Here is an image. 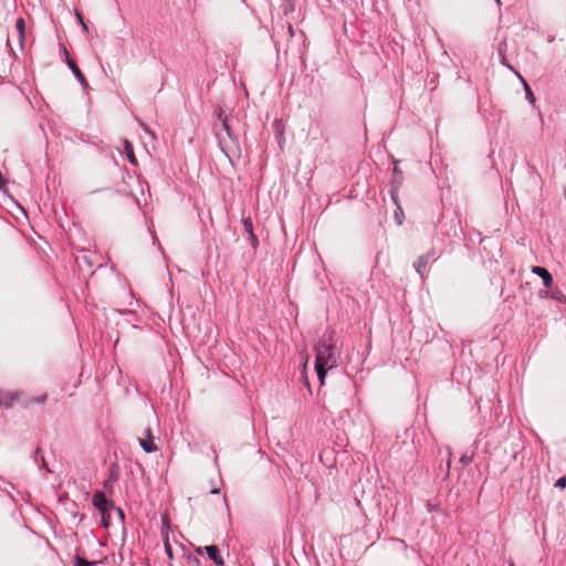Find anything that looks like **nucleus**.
I'll return each instance as SVG.
<instances>
[{
    "mask_svg": "<svg viewBox=\"0 0 566 566\" xmlns=\"http://www.w3.org/2000/svg\"><path fill=\"white\" fill-rule=\"evenodd\" d=\"M315 356L316 365L335 368L340 359V350L332 336L324 335L315 346Z\"/></svg>",
    "mask_w": 566,
    "mask_h": 566,
    "instance_id": "1",
    "label": "nucleus"
},
{
    "mask_svg": "<svg viewBox=\"0 0 566 566\" xmlns=\"http://www.w3.org/2000/svg\"><path fill=\"white\" fill-rule=\"evenodd\" d=\"M92 503L102 515L103 526L108 527L109 523L106 520V513L108 512L109 509L115 507L114 503L111 500H108L105 493L102 491H97L94 493Z\"/></svg>",
    "mask_w": 566,
    "mask_h": 566,
    "instance_id": "2",
    "label": "nucleus"
},
{
    "mask_svg": "<svg viewBox=\"0 0 566 566\" xmlns=\"http://www.w3.org/2000/svg\"><path fill=\"white\" fill-rule=\"evenodd\" d=\"M24 398V392L20 390L9 391L0 390V407L11 409L15 403H20Z\"/></svg>",
    "mask_w": 566,
    "mask_h": 566,
    "instance_id": "3",
    "label": "nucleus"
},
{
    "mask_svg": "<svg viewBox=\"0 0 566 566\" xmlns=\"http://www.w3.org/2000/svg\"><path fill=\"white\" fill-rule=\"evenodd\" d=\"M439 256L436 255L434 249L429 250L427 253L420 255L417 261L413 263V269L423 279L424 269L429 264L430 261L436 262Z\"/></svg>",
    "mask_w": 566,
    "mask_h": 566,
    "instance_id": "4",
    "label": "nucleus"
},
{
    "mask_svg": "<svg viewBox=\"0 0 566 566\" xmlns=\"http://www.w3.org/2000/svg\"><path fill=\"white\" fill-rule=\"evenodd\" d=\"M120 475V469L118 463L113 462L108 468V476L104 481V491L108 494H113L114 485L118 481Z\"/></svg>",
    "mask_w": 566,
    "mask_h": 566,
    "instance_id": "5",
    "label": "nucleus"
},
{
    "mask_svg": "<svg viewBox=\"0 0 566 566\" xmlns=\"http://www.w3.org/2000/svg\"><path fill=\"white\" fill-rule=\"evenodd\" d=\"M242 226H243V229L244 231L248 233L249 238V242L252 247L253 250H256L258 247H259V239L256 237V234L254 233V228H253V222H252V219L250 216L245 217V216H242Z\"/></svg>",
    "mask_w": 566,
    "mask_h": 566,
    "instance_id": "6",
    "label": "nucleus"
},
{
    "mask_svg": "<svg viewBox=\"0 0 566 566\" xmlns=\"http://www.w3.org/2000/svg\"><path fill=\"white\" fill-rule=\"evenodd\" d=\"M202 551H206L209 559H211L216 565L218 566H223L224 565V559L222 558L221 554H220V549L218 546L216 545H207V546H203V547H199L196 549L197 553H201Z\"/></svg>",
    "mask_w": 566,
    "mask_h": 566,
    "instance_id": "7",
    "label": "nucleus"
},
{
    "mask_svg": "<svg viewBox=\"0 0 566 566\" xmlns=\"http://www.w3.org/2000/svg\"><path fill=\"white\" fill-rule=\"evenodd\" d=\"M531 272L542 279L543 285L545 287H552L553 282H554L553 275L549 273V271L546 268L533 265L531 268Z\"/></svg>",
    "mask_w": 566,
    "mask_h": 566,
    "instance_id": "8",
    "label": "nucleus"
},
{
    "mask_svg": "<svg viewBox=\"0 0 566 566\" xmlns=\"http://www.w3.org/2000/svg\"><path fill=\"white\" fill-rule=\"evenodd\" d=\"M146 438L145 439H138L139 446L146 453H153L158 450L157 446L154 442V437L151 434V429L147 428L145 430Z\"/></svg>",
    "mask_w": 566,
    "mask_h": 566,
    "instance_id": "9",
    "label": "nucleus"
},
{
    "mask_svg": "<svg viewBox=\"0 0 566 566\" xmlns=\"http://www.w3.org/2000/svg\"><path fill=\"white\" fill-rule=\"evenodd\" d=\"M67 66L78 81L82 88L86 91L90 87L88 82L73 59H69Z\"/></svg>",
    "mask_w": 566,
    "mask_h": 566,
    "instance_id": "10",
    "label": "nucleus"
},
{
    "mask_svg": "<svg viewBox=\"0 0 566 566\" xmlns=\"http://www.w3.org/2000/svg\"><path fill=\"white\" fill-rule=\"evenodd\" d=\"M399 160L394 159L392 177L389 184L390 188H400L403 182V174L398 167Z\"/></svg>",
    "mask_w": 566,
    "mask_h": 566,
    "instance_id": "11",
    "label": "nucleus"
},
{
    "mask_svg": "<svg viewBox=\"0 0 566 566\" xmlns=\"http://www.w3.org/2000/svg\"><path fill=\"white\" fill-rule=\"evenodd\" d=\"M506 50H507V43H506V40H503L499 43L497 49H496L500 62L502 65L509 67L510 70H513V67L507 62Z\"/></svg>",
    "mask_w": 566,
    "mask_h": 566,
    "instance_id": "12",
    "label": "nucleus"
},
{
    "mask_svg": "<svg viewBox=\"0 0 566 566\" xmlns=\"http://www.w3.org/2000/svg\"><path fill=\"white\" fill-rule=\"evenodd\" d=\"M46 400H48L46 394H42L36 397H25L24 396L23 400L21 401V406L23 408H29L33 403H44Z\"/></svg>",
    "mask_w": 566,
    "mask_h": 566,
    "instance_id": "13",
    "label": "nucleus"
},
{
    "mask_svg": "<svg viewBox=\"0 0 566 566\" xmlns=\"http://www.w3.org/2000/svg\"><path fill=\"white\" fill-rule=\"evenodd\" d=\"M0 490L3 491L13 503L18 502V500L13 493L15 491L14 484L1 479Z\"/></svg>",
    "mask_w": 566,
    "mask_h": 566,
    "instance_id": "14",
    "label": "nucleus"
},
{
    "mask_svg": "<svg viewBox=\"0 0 566 566\" xmlns=\"http://www.w3.org/2000/svg\"><path fill=\"white\" fill-rule=\"evenodd\" d=\"M123 146H124V153L128 159V161L134 165V166H137V158L134 154V147H133V144L125 139L124 143H123Z\"/></svg>",
    "mask_w": 566,
    "mask_h": 566,
    "instance_id": "15",
    "label": "nucleus"
},
{
    "mask_svg": "<svg viewBox=\"0 0 566 566\" xmlns=\"http://www.w3.org/2000/svg\"><path fill=\"white\" fill-rule=\"evenodd\" d=\"M517 77L520 78V81L522 82L523 84V88L525 91V96H526V99L530 102V104L534 105L535 104V96L530 87V85L527 84V82L522 77V75L517 72H515Z\"/></svg>",
    "mask_w": 566,
    "mask_h": 566,
    "instance_id": "16",
    "label": "nucleus"
},
{
    "mask_svg": "<svg viewBox=\"0 0 566 566\" xmlns=\"http://www.w3.org/2000/svg\"><path fill=\"white\" fill-rule=\"evenodd\" d=\"M15 29H17L18 36H19V42L21 45H23V42L25 39V22L22 18L17 19Z\"/></svg>",
    "mask_w": 566,
    "mask_h": 566,
    "instance_id": "17",
    "label": "nucleus"
},
{
    "mask_svg": "<svg viewBox=\"0 0 566 566\" xmlns=\"http://www.w3.org/2000/svg\"><path fill=\"white\" fill-rule=\"evenodd\" d=\"M549 298L558 303L566 304V295L559 289L552 290L549 293Z\"/></svg>",
    "mask_w": 566,
    "mask_h": 566,
    "instance_id": "18",
    "label": "nucleus"
},
{
    "mask_svg": "<svg viewBox=\"0 0 566 566\" xmlns=\"http://www.w3.org/2000/svg\"><path fill=\"white\" fill-rule=\"evenodd\" d=\"M329 369H331L329 367L318 366L315 364V371H316V375H317V378H318L321 385H324L327 371Z\"/></svg>",
    "mask_w": 566,
    "mask_h": 566,
    "instance_id": "19",
    "label": "nucleus"
},
{
    "mask_svg": "<svg viewBox=\"0 0 566 566\" xmlns=\"http://www.w3.org/2000/svg\"><path fill=\"white\" fill-rule=\"evenodd\" d=\"M394 218H395L397 224H399V226L402 224L403 219H405V213H403V210H402L400 203H397V208L395 210Z\"/></svg>",
    "mask_w": 566,
    "mask_h": 566,
    "instance_id": "20",
    "label": "nucleus"
},
{
    "mask_svg": "<svg viewBox=\"0 0 566 566\" xmlns=\"http://www.w3.org/2000/svg\"><path fill=\"white\" fill-rule=\"evenodd\" d=\"M95 564V562H88L78 555L74 557V566H94Z\"/></svg>",
    "mask_w": 566,
    "mask_h": 566,
    "instance_id": "21",
    "label": "nucleus"
},
{
    "mask_svg": "<svg viewBox=\"0 0 566 566\" xmlns=\"http://www.w3.org/2000/svg\"><path fill=\"white\" fill-rule=\"evenodd\" d=\"M219 118H220V119H221V122H222V127H223V129L226 130L227 135L232 139V138H233V135H232L231 127H230V125H229V123H228V118H227V116H224V117L222 118V114H220V115H219Z\"/></svg>",
    "mask_w": 566,
    "mask_h": 566,
    "instance_id": "22",
    "label": "nucleus"
},
{
    "mask_svg": "<svg viewBox=\"0 0 566 566\" xmlns=\"http://www.w3.org/2000/svg\"><path fill=\"white\" fill-rule=\"evenodd\" d=\"M426 507H427V511L429 513H433V512L440 513V512H442V509H441L439 503H431L429 501V502H427Z\"/></svg>",
    "mask_w": 566,
    "mask_h": 566,
    "instance_id": "23",
    "label": "nucleus"
},
{
    "mask_svg": "<svg viewBox=\"0 0 566 566\" xmlns=\"http://www.w3.org/2000/svg\"><path fill=\"white\" fill-rule=\"evenodd\" d=\"M399 189L400 188H389L390 198L396 207H397V203H400L399 196H398Z\"/></svg>",
    "mask_w": 566,
    "mask_h": 566,
    "instance_id": "24",
    "label": "nucleus"
},
{
    "mask_svg": "<svg viewBox=\"0 0 566 566\" xmlns=\"http://www.w3.org/2000/svg\"><path fill=\"white\" fill-rule=\"evenodd\" d=\"M39 458H40V461H41V465L43 468H45L49 472H52L49 468H48V463L44 459V455L41 453V450L40 449H36L35 450V461L38 462L39 461Z\"/></svg>",
    "mask_w": 566,
    "mask_h": 566,
    "instance_id": "25",
    "label": "nucleus"
},
{
    "mask_svg": "<svg viewBox=\"0 0 566 566\" xmlns=\"http://www.w3.org/2000/svg\"><path fill=\"white\" fill-rule=\"evenodd\" d=\"M473 461V453L472 454H462L460 457V463L463 465V467H467L469 465L471 462Z\"/></svg>",
    "mask_w": 566,
    "mask_h": 566,
    "instance_id": "26",
    "label": "nucleus"
},
{
    "mask_svg": "<svg viewBox=\"0 0 566 566\" xmlns=\"http://www.w3.org/2000/svg\"><path fill=\"white\" fill-rule=\"evenodd\" d=\"M555 488H558L560 490L565 489L566 488V476H560L559 479H557V481L555 482Z\"/></svg>",
    "mask_w": 566,
    "mask_h": 566,
    "instance_id": "27",
    "label": "nucleus"
},
{
    "mask_svg": "<svg viewBox=\"0 0 566 566\" xmlns=\"http://www.w3.org/2000/svg\"><path fill=\"white\" fill-rule=\"evenodd\" d=\"M549 293H551V291L542 290V291H539L538 295L541 298H549Z\"/></svg>",
    "mask_w": 566,
    "mask_h": 566,
    "instance_id": "28",
    "label": "nucleus"
},
{
    "mask_svg": "<svg viewBox=\"0 0 566 566\" xmlns=\"http://www.w3.org/2000/svg\"><path fill=\"white\" fill-rule=\"evenodd\" d=\"M76 15H77V19H78V21L81 22V24H82L83 29H84L85 31H87V25L85 24V22H84V20H83L82 14L77 13Z\"/></svg>",
    "mask_w": 566,
    "mask_h": 566,
    "instance_id": "29",
    "label": "nucleus"
},
{
    "mask_svg": "<svg viewBox=\"0 0 566 566\" xmlns=\"http://www.w3.org/2000/svg\"><path fill=\"white\" fill-rule=\"evenodd\" d=\"M63 55H65V62H66V63H67L69 59H72V57L70 56V53H69V51H67V49H66L65 46L63 48Z\"/></svg>",
    "mask_w": 566,
    "mask_h": 566,
    "instance_id": "30",
    "label": "nucleus"
},
{
    "mask_svg": "<svg viewBox=\"0 0 566 566\" xmlns=\"http://www.w3.org/2000/svg\"><path fill=\"white\" fill-rule=\"evenodd\" d=\"M114 509L116 510V512H117V514H118L119 518H120L122 521H124V517H125L124 512H123L119 507H114Z\"/></svg>",
    "mask_w": 566,
    "mask_h": 566,
    "instance_id": "31",
    "label": "nucleus"
},
{
    "mask_svg": "<svg viewBox=\"0 0 566 566\" xmlns=\"http://www.w3.org/2000/svg\"><path fill=\"white\" fill-rule=\"evenodd\" d=\"M166 552H167L168 556H170V557L172 556L171 547L168 543H166Z\"/></svg>",
    "mask_w": 566,
    "mask_h": 566,
    "instance_id": "32",
    "label": "nucleus"
},
{
    "mask_svg": "<svg viewBox=\"0 0 566 566\" xmlns=\"http://www.w3.org/2000/svg\"><path fill=\"white\" fill-rule=\"evenodd\" d=\"M145 132L155 138V134L149 128H145Z\"/></svg>",
    "mask_w": 566,
    "mask_h": 566,
    "instance_id": "33",
    "label": "nucleus"
},
{
    "mask_svg": "<svg viewBox=\"0 0 566 566\" xmlns=\"http://www.w3.org/2000/svg\"><path fill=\"white\" fill-rule=\"evenodd\" d=\"M219 492H220V490H219V489H212V490H211V493H213V494H217V493H219Z\"/></svg>",
    "mask_w": 566,
    "mask_h": 566,
    "instance_id": "34",
    "label": "nucleus"
},
{
    "mask_svg": "<svg viewBox=\"0 0 566 566\" xmlns=\"http://www.w3.org/2000/svg\"><path fill=\"white\" fill-rule=\"evenodd\" d=\"M450 462H451V459L449 458L448 461H447L448 469L450 468Z\"/></svg>",
    "mask_w": 566,
    "mask_h": 566,
    "instance_id": "35",
    "label": "nucleus"
},
{
    "mask_svg": "<svg viewBox=\"0 0 566 566\" xmlns=\"http://www.w3.org/2000/svg\"><path fill=\"white\" fill-rule=\"evenodd\" d=\"M223 501H224V503H226V505H227V509L229 510V505H228V503H227V497H223Z\"/></svg>",
    "mask_w": 566,
    "mask_h": 566,
    "instance_id": "36",
    "label": "nucleus"
},
{
    "mask_svg": "<svg viewBox=\"0 0 566 566\" xmlns=\"http://www.w3.org/2000/svg\"><path fill=\"white\" fill-rule=\"evenodd\" d=\"M164 522H165V524H168V518L164 517Z\"/></svg>",
    "mask_w": 566,
    "mask_h": 566,
    "instance_id": "37",
    "label": "nucleus"
},
{
    "mask_svg": "<svg viewBox=\"0 0 566 566\" xmlns=\"http://www.w3.org/2000/svg\"><path fill=\"white\" fill-rule=\"evenodd\" d=\"M495 2L500 6L501 4V0H495Z\"/></svg>",
    "mask_w": 566,
    "mask_h": 566,
    "instance_id": "38",
    "label": "nucleus"
},
{
    "mask_svg": "<svg viewBox=\"0 0 566 566\" xmlns=\"http://www.w3.org/2000/svg\"><path fill=\"white\" fill-rule=\"evenodd\" d=\"M510 566H515V565H514L513 563H511V565H510Z\"/></svg>",
    "mask_w": 566,
    "mask_h": 566,
    "instance_id": "39",
    "label": "nucleus"
}]
</instances>
